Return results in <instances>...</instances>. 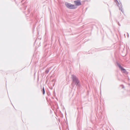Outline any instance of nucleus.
Returning <instances> with one entry per match:
<instances>
[{
	"mask_svg": "<svg viewBox=\"0 0 130 130\" xmlns=\"http://www.w3.org/2000/svg\"><path fill=\"white\" fill-rule=\"evenodd\" d=\"M71 78L72 80V85L74 84V85H76L77 86H80V82L78 78L76 77V76L73 74L71 76Z\"/></svg>",
	"mask_w": 130,
	"mask_h": 130,
	"instance_id": "nucleus-1",
	"label": "nucleus"
},
{
	"mask_svg": "<svg viewBox=\"0 0 130 130\" xmlns=\"http://www.w3.org/2000/svg\"><path fill=\"white\" fill-rule=\"evenodd\" d=\"M66 6L69 9H73L76 8L77 6L74 5L66 2L65 4Z\"/></svg>",
	"mask_w": 130,
	"mask_h": 130,
	"instance_id": "nucleus-2",
	"label": "nucleus"
},
{
	"mask_svg": "<svg viewBox=\"0 0 130 130\" xmlns=\"http://www.w3.org/2000/svg\"><path fill=\"white\" fill-rule=\"evenodd\" d=\"M115 1L116 3L117 6L119 7L120 10H121L123 13V12L124 11L122 8L123 6L122 3H119L117 0H115Z\"/></svg>",
	"mask_w": 130,
	"mask_h": 130,
	"instance_id": "nucleus-3",
	"label": "nucleus"
},
{
	"mask_svg": "<svg viewBox=\"0 0 130 130\" xmlns=\"http://www.w3.org/2000/svg\"><path fill=\"white\" fill-rule=\"evenodd\" d=\"M117 64L118 66L119 67V68L121 70L122 72L124 73L126 71L125 69L123 68L120 64L118 62H117Z\"/></svg>",
	"mask_w": 130,
	"mask_h": 130,
	"instance_id": "nucleus-4",
	"label": "nucleus"
},
{
	"mask_svg": "<svg viewBox=\"0 0 130 130\" xmlns=\"http://www.w3.org/2000/svg\"><path fill=\"white\" fill-rule=\"evenodd\" d=\"M74 2L76 5V6H80L82 5L80 0H77L74 1Z\"/></svg>",
	"mask_w": 130,
	"mask_h": 130,
	"instance_id": "nucleus-5",
	"label": "nucleus"
},
{
	"mask_svg": "<svg viewBox=\"0 0 130 130\" xmlns=\"http://www.w3.org/2000/svg\"><path fill=\"white\" fill-rule=\"evenodd\" d=\"M42 92L43 94L44 95L45 93V91L44 87H43V88L42 89Z\"/></svg>",
	"mask_w": 130,
	"mask_h": 130,
	"instance_id": "nucleus-6",
	"label": "nucleus"
},
{
	"mask_svg": "<svg viewBox=\"0 0 130 130\" xmlns=\"http://www.w3.org/2000/svg\"><path fill=\"white\" fill-rule=\"evenodd\" d=\"M49 71V69H47L45 71V72L46 74H47L48 73Z\"/></svg>",
	"mask_w": 130,
	"mask_h": 130,
	"instance_id": "nucleus-7",
	"label": "nucleus"
},
{
	"mask_svg": "<svg viewBox=\"0 0 130 130\" xmlns=\"http://www.w3.org/2000/svg\"><path fill=\"white\" fill-rule=\"evenodd\" d=\"M124 73L125 74H127L128 73L126 71Z\"/></svg>",
	"mask_w": 130,
	"mask_h": 130,
	"instance_id": "nucleus-8",
	"label": "nucleus"
},
{
	"mask_svg": "<svg viewBox=\"0 0 130 130\" xmlns=\"http://www.w3.org/2000/svg\"><path fill=\"white\" fill-rule=\"evenodd\" d=\"M120 86H122V88H124V86L123 85H120Z\"/></svg>",
	"mask_w": 130,
	"mask_h": 130,
	"instance_id": "nucleus-9",
	"label": "nucleus"
},
{
	"mask_svg": "<svg viewBox=\"0 0 130 130\" xmlns=\"http://www.w3.org/2000/svg\"><path fill=\"white\" fill-rule=\"evenodd\" d=\"M28 13H29L30 12V9H28Z\"/></svg>",
	"mask_w": 130,
	"mask_h": 130,
	"instance_id": "nucleus-10",
	"label": "nucleus"
},
{
	"mask_svg": "<svg viewBox=\"0 0 130 130\" xmlns=\"http://www.w3.org/2000/svg\"><path fill=\"white\" fill-rule=\"evenodd\" d=\"M118 25L119 26H121V25H120V23H119V22H118Z\"/></svg>",
	"mask_w": 130,
	"mask_h": 130,
	"instance_id": "nucleus-11",
	"label": "nucleus"
},
{
	"mask_svg": "<svg viewBox=\"0 0 130 130\" xmlns=\"http://www.w3.org/2000/svg\"><path fill=\"white\" fill-rule=\"evenodd\" d=\"M127 36H128V37H129V34H128V33H127Z\"/></svg>",
	"mask_w": 130,
	"mask_h": 130,
	"instance_id": "nucleus-12",
	"label": "nucleus"
},
{
	"mask_svg": "<svg viewBox=\"0 0 130 130\" xmlns=\"http://www.w3.org/2000/svg\"><path fill=\"white\" fill-rule=\"evenodd\" d=\"M128 80H130V79L129 77H128Z\"/></svg>",
	"mask_w": 130,
	"mask_h": 130,
	"instance_id": "nucleus-13",
	"label": "nucleus"
},
{
	"mask_svg": "<svg viewBox=\"0 0 130 130\" xmlns=\"http://www.w3.org/2000/svg\"><path fill=\"white\" fill-rule=\"evenodd\" d=\"M26 8V7H25V8H24V9H25Z\"/></svg>",
	"mask_w": 130,
	"mask_h": 130,
	"instance_id": "nucleus-14",
	"label": "nucleus"
},
{
	"mask_svg": "<svg viewBox=\"0 0 130 130\" xmlns=\"http://www.w3.org/2000/svg\"><path fill=\"white\" fill-rule=\"evenodd\" d=\"M110 14H111V12L110 11Z\"/></svg>",
	"mask_w": 130,
	"mask_h": 130,
	"instance_id": "nucleus-15",
	"label": "nucleus"
},
{
	"mask_svg": "<svg viewBox=\"0 0 130 130\" xmlns=\"http://www.w3.org/2000/svg\"><path fill=\"white\" fill-rule=\"evenodd\" d=\"M129 85H130V84H129Z\"/></svg>",
	"mask_w": 130,
	"mask_h": 130,
	"instance_id": "nucleus-16",
	"label": "nucleus"
},
{
	"mask_svg": "<svg viewBox=\"0 0 130 130\" xmlns=\"http://www.w3.org/2000/svg\"><path fill=\"white\" fill-rule=\"evenodd\" d=\"M52 89V88H51V89Z\"/></svg>",
	"mask_w": 130,
	"mask_h": 130,
	"instance_id": "nucleus-17",
	"label": "nucleus"
},
{
	"mask_svg": "<svg viewBox=\"0 0 130 130\" xmlns=\"http://www.w3.org/2000/svg\"><path fill=\"white\" fill-rule=\"evenodd\" d=\"M52 89V88H51V89Z\"/></svg>",
	"mask_w": 130,
	"mask_h": 130,
	"instance_id": "nucleus-18",
	"label": "nucleus"
}]
</instances>
